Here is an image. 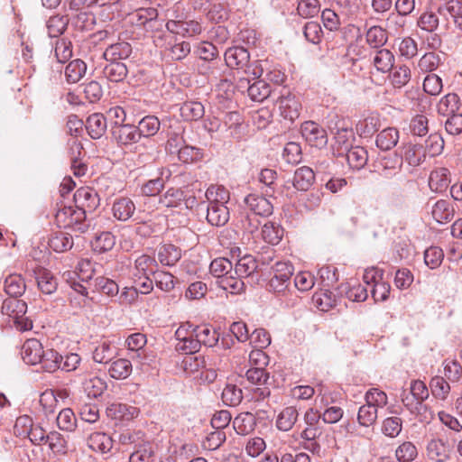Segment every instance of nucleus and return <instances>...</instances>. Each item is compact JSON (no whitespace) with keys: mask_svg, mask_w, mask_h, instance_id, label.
<instances>
[{"mask_svg":"<svg viewBox=\"0 0 462 462\" xmlns=\"http://www.w3.org/2000/svg\"><path fill=\"white\" fill-rule=\"evenodd\" d=\"M209 270L214 276L224 278L221 281L222 283H224L229 278H234L233 262H210ZM236 283L237 282H235L234 283H229L228 282H226V284L233 288H236Z\"/></svg>","mask_w":462,"mask_h":462,"instance_id":"nucleus-33","label":"nucleus"},{"mask_svg":"<svg viewBox=\"0 0 462 462\" xmlns=\"http://www.w3.org/2000/svg\"><path fill=\"white\" fill-rule=\"evenodd\" d=\"M27 311V304L25 301L11 297L4 300L2 305V313L14 319L23 318Z\"/></svg>","mask_w":462,"mask_h":462,"instance_id":"nucleus-28","label":"nucleus"},{"mask_svg":"<svg viewBox=\"0 0 462 462\" xmlns=\"http://www.w3.org/2000/svg\"><path fill=\"white\" fill-rule=\"evenodd\" d=\"M283 236V228L275 223L268 221L262 228V236L263 240L271 245L278 244Z\"/></svg>","mask_w":462,"mask_h":462,"instance_id":"nucleus-50","label":"nucleus"},{"mask_svg":"<svg viewBox=\"0 0 462 462\" xmlns=\"http://www.w3.org/2000/svg\"><path fill=\"white\" fill-rule=\"evenodd\" d=\"M300 132L302 137L312 147L319 149L328 144V134L326 130L313 121H306L301 125Z\"/></svg>","mask_w":462,"mask_h":462,"instance_id":"nucleus-4","label":"nucleus"},{"mask_svg":"<svg viewBox=\"0 0 462 462\" xmlns=\"http://www.w3.org/2000/svg\"><path fill=\"white\" fill-rule=\"evenodd\" d=\"M399 139V131L395 127H387L376 135L375 143L380 150L390 151L396 146Z\"/></svg>","mask_w":462,"mask_h":462,"instance_id":"nucleus-26","label":"nucleus"},{"mask_svg":"<svg viewBox=\"0 0 462 462\" xmlns=\"http://www.w3.org/2000/svg\"><path fill=\"white\" fill-rule=\"evenodd\" d=\"M112 134L120 145H130L140 141L141 136L137 126L130 124H125L115 127Z\"/></svg>","mask_w":462,"mask_h":462,"instance_id":"nucleus-10","label":"nucleus"},{"mask_svg":"<svg viewBox=\"0 0 462 462\" xmlns=\"http://www.w3.org/2000/svg\"><path fill=\"white\" fill-rule=\"evenodd\" d=\"M343 156L346 157L350 168L360 170L364 168L368 161L367 151L361 146L350 147Z\"/></svg>","mask_w":462,"mask_h":462,"instance_id":"nucleus-29","label":"nucleus"},{"mask_svg":"<svg viewBox=\"0 0 462 462\" xmlns=\"http://www.w3.org/2000/svg\"><path fill=\"white\" fill-rule=\"evenodd\" d=\"M444 149V140L439 134H430L423 144V150L426 156L435 157L442 152Z\"/></svg>","mask_w":462,"mask_h":462,"instance_id":"nucleus-57","label":"nucleus"},{"mask_svg":"<svg viewBox=\"0 0 462 462\" xmlns=\"http://www.w3.org/2000/svg\"><path fill=\"white\" fill-rule=\"evenodd\" d=\"M183 132L184 128L178 120L171 118L162 119V133H165L168 138L166 150L170 153H175L178 148L184 143Z\"/></svg>","mask_w":462,"mask_h":462,"instance_id":"nucleus-2","label":"nucleus"},{"mask_svg":"<svg viewBox=\"0 0 462 462\" xmlns=\"http://www.w3.org/2000/svg\"><path fill=\"white\" fill-rule=\"evenodd\" d=\"M229 210L226 204L208 203L207 206V221L214 226H223L229 220Z\"/></svg>","mask_w":462,"mask_h":462,"instance_id":"nucleus-12","label":"nucleus"},{"mask_svg":"<svg viewBox=\"0 0 462 462\" xmlns=\"http://www.w3.org/2000/svg\"><path fill=\"white\" fill-rule=\"evenodd\" d=\"M450 182V171L445 167L434 169L431 171L429 177V187L435 192H442L446 190Z\"/></svg>","mask_w":462,"mask_h":462,"instance_id":"nucleus-13","label":"nucleus"},{"mask_svg":"<svg viewBox=\"0 0 462 462\" xmlns=\"http://www.w3.org/2000/svg\"><path fill=\"white\" fill-rule=\"evenodd\" d=\"M250 54L240 46L228 48L225 52V66L230 69H243L249 62Z\"/></svg>","mask_w":462,"mask_h":462,"instance_id":"nucleus-8","label":"nucleus"},{"mask_svg":"<svg viewBox=\"0 0 462 462\" xmlns=\"http://www.w3.org/2000/svg\"><path fill=\"white\" fill-rule=\"evenodd\" d=\"M259 182L266 187L265 196L273 197L275 190L277 172L273 169H263L258 176Z\"/></svg>","mask_w":462,"mask_h":462,"instance_id":"nucleus-60","label":"nucleus"},{"mask_svg":"<svg viewBox=\"0 0 462 462\" xmlns=\"http://www.w3.org/2000/svg\"><path fill=\"white\" fill-rule=\"evenodd\" d=\"M245 203L255 216L268 217L273 214V206L266 196L249 194L245 198Z\"/></svg>","mask_w":462,"mask_h":462,"instance_id":"nucleus-7","label":"nucleus"},{"mask_svg":"<svg viewBox=\"0 0 462 462\" xmlns=\"http://www.w3.org/2000/svg\"><path fill=\"white\" fill-rule=\"evenodd\" d=\"M42 349L43 347L38 339H27L22 346L23 360L28 365H38V363L42 360L40 357Z\"/></svg>","mask_w":462,"mask_h":462,"instance_id":"nucleus-18","label":"nucleus"},{"mask_svg":"<svg viewBox=\"0 0 462 462\" xmlns=\"http://www.w3.org/2000/svg\"><path fill=\"white\" fill-rule=\"evenodd\" d=\"M132 53V46L126 42L110 44L104 51L103 57L106 61H118L127 59Z\"/></svg>","mask_w":462,"mask_h":462,"instance_id":"nucleus-22","label":"nucleus"},{"mask_svg":"<svg viewBox=\"0 0 462 462\" xmlns=\"http://www.w3.org/2000/svg\"><path fill=\"white\" fill-rule=\"evenodd\" d=\"M459 105V97L456 93H448L439 100L437 106L438 113L447 116L457 114Z\"/></svg>","mask_w":462,"mask_h":462,"instance_id":"nucleus-40","label":"nucleus"},{"mask_svg":"<svg viewBox=\"0 0 462 462\" xmlns=\"http://www.w3.org/2000/svg\"><path fill=\"white\" fill-rule=\"evenodd\" d=\"M162 128V121L155 116H146L143 117L137 125L141 138H149L155 135Z\"/></svg>","mask_w":462,"mask_h":462,"instance_id":"nucleus-30","label":"nucleus"},{"mask_svg":"<svg viewBox=\"0 0 462 462\" xmlns=\"http://www.w3.org/2000/svg\"><path fill=\"white\" fill-rule=\"evenodd\" d=\"M430 390L432 394L440 400H446L449 392L450 385L441 376H435L430 380Z\"/></svg>","mask_w":462,"mask_h":462,"instance_id":"nucleus-63","label":"nucleus"},{"mask_svg":"<svg viewBox=\"0 0 462 462\" xmlns=\"http://www.w3.org/2000/svg\"><path fill=\"white\" fill-rule=\"evenodd\" d=\"M39 290L47 295L57 291L58 282L52 273L45 268L37 267L33 270Z\"/></svg>","mask_w":462,"mask_h":462,"instance_id":"nucleus-11","label":"nucleus"},{"mask_svg":"<svg viewBox=\"0 0 462 462\" xmlns=\"http://www.w3.org/2000/svg\"><path fill=\"white\" fill-rule=\"evenodd\" d=\"M450 448L443 439H431L427 445V456L436 462H446L449 458Z\"/></svg>","mask_w":462,"mask_h":462,"instance_id":"nucleus-17","label":"nucleus"},{"mask_svg":"<svg viewBox=\"0 0 462 462\" xmlns=\"http://www.w3.org/2000/svg\"><path fill=\"white\" fill-rule=\"evenodd\" d=\"M58 427L66 431H72L76 428V417L71 409L61 410L57 416Z\"/></svg>","mask_w":462,"mask_h":462,"instance_id":"nucleus-64","label":"nucleus"},{"mask_svg":"<svg viewBox=\"0 0 462 462\" xmlns=\"http://www.w3.org/2000/svg\"><path fill=\"white\" fill-rule=\"evenodd\" d=\"M411 394L415 398V409L418 412L425 408L422 402L429 397V391L426 384L420 380H415L411 384Z\"/></svg>","mask_w":462,"mask_h":462,"instance_id":"nucleus-55","label":"nucleus"},{"mask_svg":"<svg viewBox=\"0 0 462 462\" xmlns=\"http://www.w3.org/2000/svg\"><path fill=\"white\" fill-rule=\"evenodd\" d=\"M280 115L286 120L293 122L300 116L301 105L299 99L289 89L283 88L275 100Z\"/></svg>","mask_w":462,"mask_h":462,"instance_id":"nucleus-3","label":"nucleus"},{"mask_svg":"<svg viewBox=\"0 0 462 462\" xmlns=\"http://www.w3.org/2000/svg\"><path fill=\"white\" fill-rule=\"evenodd\" d=\"M94 272L92 262H79L75 271L64 273L63 278L69 282L70 279L77 277L81 282H87L92 279Z\"/></svg>","mask_w":462,"mask_h":462,"instance_id":"nucleus-35","label":"nucleus"},{"mask_svg":"<svg viewBox=\"0 0 462 462\" xmlns=\"http://www.w3.org/2000/svg\"><path fill=\"white\" fill-rule=\"evenodd\" d=\"M314 180L313 170L308 166H302L295 171L292 185L298 190L306 191L312 186Z\"/></svg>","mask_w":462,"mask_h":462,"instance_id":"nucleus-24","label":"nucleus"},{"mask_svg":"<svg viewBox=\"0 0 462 462\" xmlns=\"http://www.w3.org/2000/svg\"><path fill=\"white\" fill-rule=\"evenodd\" d=\"M103 76L107 80L114 82V83H119L124 81V79L126 78L128 69L125 63L120 61H109L104 68H103Z\"/></svg>","mask_w":462,"mask_h":462,"instance_id":"nucleus-27","label":"nucleus"},{"mask_svg":"<svg viewBox=\"0 0 462 462\" xmlns=\"http://www.w3.org/2000/svg\"><path fill=\"white\" fill-rule=\"evenodd\" d=\"M243 400L242 390L235 384H227L222 392V401L226 405L237 406Z\"/></svg>","mask_w":462,"mask_h":462,"instance_id":"nucleus-58","label":"nucleus"},{"mask_svg":"<svg viewBox=\"0 0 462 462\" xmlns=\"http://www.w3.org/2000/svg\"><path fill=\"white\" fill-rule=\"evenodd\" d=\"M5 291L11 297H19L25 291V282L20 275H9L5 280Z\"/></svg>","mask_w":462,"mask_h":462,"instance_id":"nucleus-49","label":"nucleus"},{"mask_svg":"<svg viewBox=\"0 0 462 462\" xmlns=\"http://www.w3.org/2000/svg\"><path fill=\"white\" fill-rule=\"evenodd\" d=\"M205 197L208 203L226 204L229 200V191L221 185H211L208 188Z\"/></svg>","mask_w":462,"mask_h":462,"instance_id":"nucleus-51","label":"nucleus"},{"mask_svg":"<svg viewBox=\"0 0 462 462\" xmlns=\"http://www.w3.org/2000/svg\"><path fill=\"white\" fill-rule=\"evenodd\" d=\"M299 412L293 406L284 408L277 416L276 426L280 430H290L298 420Z\"/></svg>","mask_w":462,"mask_h":462,"instance_id":"nucleus-36","label":"nucleus"},{"mask_svg":"<svg viewBox=\"0 0 462 462\" xmlns=\"http://www.w3.org/2000/svg\"><path fill=\"white\" fill-rule=\"evenodd\" d=\"M166 28L169 32L181 35L183 37L186 36H194L199 34L201 32L202 27L201 25L193 20L189 21H181V20H169L166 23Z\"/></svg>","mask_w":462,"mask_h":462,"instance_id":"nucleus-9","label":"nucleus"},{"mask_svg":"<svg viewBox=\"0 0 462 462\" xmlns=\"http://www.w3.org/2000/svg\"><path fill=\"white\" fill-rule=\"evenodd\" d=\"M441 15L449 14L457 26L462 31V2L459 0H448L438 8Z\"/></svg>","mask_w":462,"mask_h":462,"instance_id":"nucleus-34","label":"nucleus"},{"mask_svg":"<svg viewBox=\"0 0 462 462\" xmlns=\"http://www.w3.org/2000/svg\"><path fill=\"white\" fill-rule=\"evenodd\" d=\"M133 370V365L128 359L121 358L114 361L109 369L108 373L110 376L116 380H123L127 378Z\"/></svg>","mask_w":462,"mask_h":462,"instance_id":"nucleus-44","label":"nucleus"},{"mask_svg":"<svg viewBox=\"0 0 462 462\" xmlns=\"http://www.w3.org/2000/svg\"><path fill=\"white\" fill-rule=\"evenodd\" d=\"M180 116L185 121H197L205 114L204 106L198 101H186L180 108Z\"/></svg>","mask_w":462,"mask_h":462,"instance_id":"nucleus-31","label":"nucleus"},{"mask_svg":"<svg viewBox=\"0 0 462 462\" xmlns=\"http://www.w3.org/2000/svg\"><path fill=\"white\" fill-rule=\"evenodd\" d=\"M86 129L92 139H99L106 130V119L101 113L90 115L86 121Z\"/></svg>","mask_w":462,"mask_h":462,"instance_id":"nucleus-21","label":"nucleus"},{"mask_svg":"<svg viewBox=\"0 0 462 462\" xmlns=\"http://www.w3.org/2000/svg\"><path fill=\"white\" fill-rule=\"evenodd\" d=\"M273 93L274 90L272 89V87L266 81L256 80L252 83L251 88H249L248 97L251 100L260 103L268 97H272Z\"/></svg>","mask_w":462,"mask_h":462,"instance_id":"nucleus-37","label":"nucleus"},{"mask_svg":"<svg viewBox=\"0 0 462 462\" xmlns=\"http://www.w3.org/2000/svg\"><path fill=\"white\" fill-rule=\"evenodd\" d=\"M88 447L93 450L106 453L112 448L113 440L110 436L103 432L92 433L88 440Z\"/></svg>","mask_w":462,"mask_h":462,"instance_id":"nucleus-42","label":"nucleus"},{"mask_svg":"<svg viewBox=\"0 0 462 462\" xmlns=\"http://www.w3.org/2000/svg\"><path fill=\"white\" fill-rule=\"evenodd\" d=\"M159 14L157 9L153 7L139 8L130 14V21L136 26H145L146 24L155 21Z\"/></svg>","mask_w":462,"mask_h":462,"instance_id":"nucleus-39","label":"nucleus"},{"mask_svg":"<svg viewBox=\"0 0 462 462\" xmlns=\"http://www.w3.org/2000/svg\"><path fill=\"white\" fill-rule=\"evenodd\" d=\"M188 337H183L176 345L178 351H182L184 354H193L199 351L201 344L199 339L193 336V328H187Z\"/></svg>","mask_w":462,"mask_h":462,"instance_id":"nucleus-47","label":"nucleus"},{"mask_svg":"<svg viewBox=\"0 0 462 462\" xmlns=\"http://www.w3.org/2000/svg\"><path fill=\"white\" fill-rule=\"evenodd\" d=\"M135 211V204L127 197L116 199L112 206L113 216L119 221H127Z\"/></svg>","mask_w":462,"mask_h":462,"instance_id":"nucleus-16","label":"nucleus"},{"mask_svg":"<svg viewBox=\"0 0 462 462\" xmlns=\"http://www.w3.org/2000/svg\"><path fill=\"white\" fill-rule=\"evenodd\" d=\"M225 67L222 63L221 60H213L208 61H202L198 64V70L199 74L207 76L210 79H220V83L218 84V88H230L231 82L226 79H221V69Z\"/></svg>","mask_w":462,"mask_h":462,"instance_id":"nucleus-6","label":"nucleus"},{"mask_svg":"<svg viewBox=\"0 0 462 462\" xmlns=\"http://www.w3.org/2000/svg\"><path fill=\"white\" fill-rule=\"evenodd\" d=\"M257 419L252 412H241L233 420V428L239 435H248L255 429Z\"/></svg>","mask_w":462,"mask_h":462,"instance_id":"nucleus-23","label":"nucleus"},{"mask_svg":"<svg viewBox=\"0 0 462 462\" xmlns=\"http://www.w3.org/2000/svg\"><path fill=\"white\" fill-rule=\"evenodd\" d=\"M376 419L377 409L374 406L366 402L359 408L357 420L361 426L370 427L376 421Z\"/></svg>","mask_w":462,"mask_h":462,"instance_id":"nucleus-59","label":"nucleus"},{"mask_svg":"<svg viewBox=\"0 0 462 462\" xmlns=\"http://www.w3.org/2000/svg\"><path fill=\"white\" fill-rule=\"evenodd\" d=\"M42 360L38 363L42 368L49 373H52L61 366V360L63 356L54 349H42L41 357Z\"/></svg>","mask_w":462,"mask_h":462,"instance_id":"nucleus-32","label":"nucleus"},{"mask_svg":"<svg viewBox=\"0 0 462 462\" xmlns=\"http://www.w3.org/2000/svg\"><path fill=\"white\" fill-rule=\"evenodd\" d=\"M380 120L375 115H369L356 125V131L362 137H368L378 131Z\"/></svg>","mask_w":462,"mask_h":462,"instance_id":"nucleus-46","label":"nucleus"},{"mask_svg":"<svg viewBox=\"0 0 462 462\" xmlns=\"http://www.w3.org/2000/svg\"><path fill=\"white\" fill-rule=\"evenodd\" d=\"M404 159L411 166H419L426 159V152L423 150V144L408 143L403 146Z\"/></svg>","mask_w":462,"mask_h":462,"instance_id":"nucleus-25","label":"nucleus"},{"mask_svg":"<svg viewBox=\"0 0 462 462\" xmlns=\"http://www.w3.org/2000/svg\"><path fill=\"white\" fill-rule=\"evenodd\" d=\"M184 199L185 195L180 189L170 188L160 197L159 202L167 208H177Z\"/></svg>","mask_w":462,"mask_h":462,"instance_id":"nucleus-48","label":"nucleus"},{"mask_svg":"<svg viewBox=\"0 0 462 462\" xmlns=\"http://www.w3.org/2000/svg\"><path fill=\"white\" fill-rule=\"evenodd\" d=\"M69 23L66 15H53L47 21V29L50 37H58L64 32Z\"/></svg>","mask_w":462,"mask_h":462,"instance_id":"nucleus-54","label":"nucleus"},{"mask_svg":"<svg viewBox=\"0 0 462 462\" xmlns=\"http://www.w3.org/2000/svg\"><path fill=\"white\" fill-rule=\"evenodd\" d=\"M338 293L340 295H345L349 300L356 302L365 301L368 297L365 286L357 282H355L354 283H342L338 288Z\"/></svg>","mask_w":462,"mask_h":462,"instance_id":"nucleus-19","label":"nucleus"},{"mask_svg":"<svg viewBox=\"0 0 462 462\" xmlns=\"http://www.w3.org/2000/svg\"><path fill=\"white\" fill-rule=\"evenodd\" d=\"M86 63L79 59L71 60L65 68V77L68 83H77L85 75Z\"/></svg>","mask_w":462,"mask_h":462,"instance_id":"nucleus-41","label":"nucleus"},{"mask_svg":"<svg viewBox=\"0 0 462 462\" xmlns=\"http://www.w3.org/2000/svg\"><path fill=\"white\" fill-rule=\"evenodd\" d=\"M431 216L439 224L450 222L455 216L454 206L447 199H439L431 207Z\"/></svg>","mask_w":462,"mask_h":462,"instance_id":"nucleus-14","label":"nucleus"},{"mask_svg":"<svg viewBox=\"0 0 462 462\" xmlns=\"http://www.w3.org/2000/svg\"><path fill=\"white\" fill-rule=\"evenodd\" d=\"M189 328H193V336L199 339L201 345L212 347L217 345L219 339L218 332L208 325L193 326L187 323Z\"/></svg>","mask_w":462,"mask_h":462,"instance_id":"nucleus-15","label":"nucleus"},{"mask_svg":"<svg viewBox=\"0 0 462 462\" xmlns=\"http://www.w3.org/2000/svg\"><path fill=\"white\" fill-rule=\"evenodd\" d=\"M365 40L371 48L379 49L387 42L388 34L381 26L374 25L366 31Z\"/></svg>","mask_w":462,"mask_h":462,"instance_id":"nucleus-38","label":"nucleus"},{"mask_svg":"<svg viewBox=\"0 0 462 462\" xmlns=\"http://www.w3.org/2000/svg\"><path fill=\"white\" fill-rule=\"evenodd\" d=\"M351 132L346 128L338 129L335 134L336 147L335 150L337 152V156H343V154L353 147L350 141Z\"/></svg>","mask_w":462,"mask_h":462,"instance_id":"nucleus-62","label":"nucleus"},{"mask_svg":"<svg viewBox=\"0 0 462 462\" xmlns=\"http://www.w3.org/2000/svg\"><path fill=\"white\" fill-rule=\"evenodd\" d=\"M117 355L116 347L109 342H103L98 345L93 352V359L97 363L107 364Z\"/></svg>","mask_w":462,"mask_h":462,"instance_id":"nucleus-43","label":"nucleus"},{"mask_svg":"<svg viewBox=\"0 0 462 462\" xmlns=\"http://www.w3.org/2000/svg\"><path fill=\"white\" fill-rule=\"evenodd\" d=\"M417 456V448L411 441H404L395 450V457L399 462H411Z\"/></svg>","mask_w":462,"mask_h":462,"instance_id":"nucleus-56","label":"nucleus"},{"mask_svg":"<svg viewBox=\"0 0 462 462\" xmlns=\"http://www.w3.org/2000/svg\"><path fill=\"white\" fill-rule=\"evenodd\" d=\"M402 164V157L396 152L381 156L375 165V171L383 178L390 179L396 175Z\"/></svg>","mask_w":462,"mask_h":462,"instance_id":"nucleus-5","label":"nucleus"},{"mask_svg":"<svg viewBox=\"0 0 462 462\" xmlns=\"http://www.w3.org/2000/svg\"><path fill=\"white\" fill-rule=\"evenodd\" d=\"M83 388L88 397L97 398L106 389V383L97 376H93L83 382Z\"/></svg>","mask_w":462,"mask_h":462,"instance_id":"nucleus-53","label":"nucleus"},{"mask_svg":"<svg viewBox=\"0 0 462 462\" xmlns=\"http://www.w3.org/2000/svg\"><path fill=\"white\" fill-rule=\"evenodd\" d=\"M394 56L387 49H380L374 58V65L378 71L386 73L393 67Z\"/></svg>","mask_w":462,"mask_h":462,"instance_id":"nucleus-45","label":"nucleus"},{"mask_svg":"<svg viewBox=\"0 0 462 462\" xmlns=\"http://www.w3.org/2000/svg\"><path fill=\"white\" fill-rule=\"evenodd\" d=\"M85 218L86 211L82 208L74 209L71 207H64L56 213V220L60 225L79 233H85L88 230V225L84 221Z\"/></svg>","mask_w":462,"mask_h":462,"instance_id":"nucleus-1","label":"nucleus"},{"mask_svg":"<svg viewBox=\"0 0 462 462\" xmlns=\"http://www.w3.org/2000/svg\"><path fill=\"white\" fill-rule=\"evenodd\" d=\"M176 152H178L179 160L183 163H192L203 157L199 148L189 145L180 146Z\"/></svg>","mask_w":462,"mask_h":462,"instance_id":"nucleus-61","label":"nucleus"},{"mask_svg":"<svg viewBox=\"0 0 462 462\" xmlns=\"http://www.w3.org/2000/svg\"><path fill=\"white\" fill-rule=\"evenodd\" d=\"M106 414L113 420H129L137 416L138 410L125 403L113 402L107 406Z\"/></svg>","mask_w":462,"mask_h":462,"instance_id":"nucleus-20","label":"nucleus"},{"mask_svg":"<svg viewBox=\"0 0 462 462\" xmlns=\"http://www.w3.org/2000/svg\"><path fill=\"white\" fill-rule=\"evenodd\" d=\"M116 245V237L111 232H102L97 235L92 242L93 250L97 253H105L111 250Z\"/></svg>","mask_w":462,"mask_h":462,"instance_id":"nucleus-52","label":"nucleus"}]
</instances>
